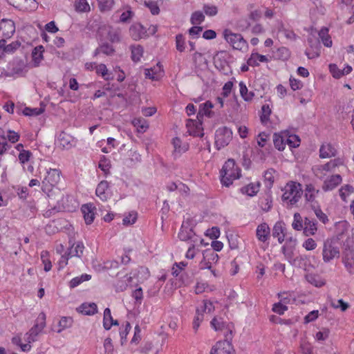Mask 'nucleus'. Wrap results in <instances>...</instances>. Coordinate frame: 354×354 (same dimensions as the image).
Listing matches in <instances>:
<instances>
[{
    "mask_svg": "<svg viewBox=\"0 0 354 354\" xmlns=\"http://www.w3.org/2000/svg\"><path fill=\"white\" fill-rule=\"evenodd\" d=\"M241 169L236 165L233 159H228L223 165L221 171V183L229 187L233 181L241 177Z\"/></svg>",
    "mask_w": 354,
    "mask_h": 354,
    "instance_id": "obj_1",
    "label": "nucleus"
},
{
    "mask_svg": "<svg viewBox=\"0 0 354 354\" xmlns=\"http://www.w3.org/2000/svg\"><path fill=\"white\" fill-rule=\"evenodd\" d=\"M223 36L234 49L242 50L248 46L247 41L241 34L234 33L230 30L225 29L223 31Z\"/></svg>",
    "mask_w": 354,
    "mask_h": 354,
    "instance_id": "obj_7",
    "label": "nucleus"
},
{
    "mask_svg": "<svg viewBox=\"0 0 354 354\" xmlns=\"http://www.w3.org/2000/svg\"><path fill=\"white\" fill-rule=\"evenodd\" d=\"M110 322H113V317L111 316V310L109 308H106L104 311L103 317V326L105 330H108L110 329Z\"/></svg>",
    "mask_w": 354,
    "mask_h": 354,
    "instance_id": "obj_47",
    "label": "nucleus"
},
{
    "mask_svg": "<svg viewBox=\"0 0 354 354\" xmlns=\"http://www.w3.org/2000/svg\"><path fill=\"white\" fill-rule=\"evenodd\" d=\"M91 279V276L88 274H83L80 277H76L72 279L69 282V287L71 288H74L78 286L84 281H88Z\"/></svg>",
    "mask_w": 354,
    "mask_h": 354,
    "instance_id": "obj_40",
    "label": "nucleus"
},
{
    "mask_svg": "<svg viewBox=\"0 0 354 354\" xmlns=\"http://www.w3.org/2000/svg\"><path fill=\"white\" fill-rule=\"evenodd\" d=\"M315 176L319 179H323L328 171H333V169L329 162L324 165H315L312 169Z\"/></svg>",
    "mask_w": 354,
    "mask_h": 354,
    "instance_id": "obj_22",
    "label": "nucleus"
},
{
    "mask_svg": "<svg viewBox=\"0 0 354 354\" xmlns=\"http://www.w3.org/2000/svg\"><path fill=\"white\" fill-rule=\"evenodd\" d=\"M178 238L183 241H191L193 243L197 241V237L192 228L187 222H183L178 233Z\"/></svg>",
    "mask_w": 354,
    "mask_h": 354,
    "instance_id": "obj_11",
    "label": "nucleus"
},
{
    "mask_svg": "<svg viewBox=\"0 0 354 354\" xmlns=\"http://www.w3.org/2000/svg\"><path fill=\"white\" fill-rule=\"evenodd\" d=\"M163 70L161 65L157 64L156 66L151 68H146L145 70V75L147 78L152 80H158L162 75Z\"/></svg>",
    "mask_w": 354,
    "mask_h": 354,
    "instance_id": "obj_23",
    "label": "nucleus"
},
{
    "mask_svg": "<svg viewBox=\"0 0 354 354\" xmlns=\"http://www.w3.org/2000/svg\"><path fill=\"white\" fill-rule=\"evenodd\" d=\"M12 342L14 344H16L17 346H19L21 351L24 352H28L31 348V345L27 342L26 344H22L21 338L19 337H14L12 339Z\"/></svg>",
    "mask_w": 354,
    "mask_h": 354,
    "instance_id": "obj_53",
    "label": "nucleus"
},
{
    "mask_svg": "<svg viewBox=\"0 0 354 354\" xmlns=\"http://www.w3.org/2000/svg\"><path fill=\"white\" fill-rule=\"evenodd\" d=\"M44 52V48L43 46H36L32 51V66L34 67H38L41 61L44 59L43 53Z\"/></svg>",
    "mask_w": 354,
    "mask_h": 354,
    "instance_id": "obj_27",
    "label": "nucleus"
},
{
    "mask_svg": "<svg viewBox=\"0 0 354 354\" xmlns=\"http://www.w3.org/2000/svg\"><path fill=\"white\" fill-rule=\"evenodd\" d=\"M46 326V315L44 313H39L35 324L25 334V341L30 344L37 340V336L40 334Z\"/></svg>",
    "mask_w": 354,
    "mask_h": 354,
    "instance_id": "obj_5",
    "label": "nucleus"
},
{
    "mask_svg": "<svg viewBox=\"0 0 354 354\" xmlns=\"http://www.w3.org/2000/svg\"><path fill=\"white\" fill-rule=\"evenodd\" d=\"M69 245L70 246L66 252L68 255H69L71 258L73 257L81 258L85 248L83 243L80 241L72 243V241L70 240Z\"/></svg>",
    "mask_w": 354,
    "mask_h": 354,
    "instance_id": "obj_17",
    "label": "nucleus"
},
{
    "mask_svg": "<svg viewBox=\"0 0 354 354\" xmlns=\"http://www.w3.org/2000/svg\"><path fill=\"white\" fill-rule=\"evenodd\" d=\"M15 32V22L8 19H2L0 21V37L2 38H10Z\"/></svg>",
    "mask_w": 354,
    "mask_h": 354,
    "instance_id": "obj_10",
    "label": "nucleus"
},
{
    "mask_svg": "<svg viewBox=\"0 0 354 354\" xmlns=\"http://www.w3.org/2000/svg\"><path fill=\"white\" fill-rule=\"evenodd\" d=\"M337 154V149L335 146L330 142L323 143L319 148V158H329L335 157Z\"/></svg>",
    "mask_w": 354,
    "mask_h": 354,
    "instance_id": "obj_19",
    "label": "nucleus"
},
{
    "mask_svg": "<svg viewBox=\"0 0 354 354\" xmlns=\"http://www.w3.org/2000/svg\"><path fill=\"white\" fill-rule=\"evenodd\" d=\"M282 200L288 205H296L301 198L304 193L302 186L297 182H290L286 184L283 189Z\"/></svg>",
    "mask_w": 354,
    "mask_h": 354,
    "instance_id": "obj_2",
    "label": "nucleus"
},
{
    "mask_svg": "<svg viewBox=\"0 0 354 354\" xmlns=\"http://www.w3.org/2000/svg\"><path fill=\"white\" fill-rule=\"evenodd\" d=\"M100 50H101L102 53L108 56L113 55L115 52V49L113 46L108 43H104L100 45Z\"/></svg>",
    "mask_w": 354,
    "mask_h": 354,
    "instance_id": "obj_58",
    "label": "nucleus"
},
{
    "mask_svg": "<svg viewBox=\"0 0 354 354\" xmlns=\"http://www.w3.org/2000/svg\"><path fill=\"white\" fill-rule=\"evenodd\" d=\"M31 156L32 153L28 150L21 151L18 156L20 163L24 165L28 162Z\"/></svg>",
    "mask_w": 354,
    "mask_h": 354,
    "instance_id": "obj_64",
    "label": "nucleus"
},
{
    "mask_svg": "<svg viewBox=\"0 0 354 354\" xmlns=\"http://www.w3.org/2000/svg\"><path fill=\"white\" fill-rule=\"evenodd\" d=\"M240 94L245 101L250 102L254 97L252 91H248L245 84L243 82H239Z\"/></svg>",
    "mask_w": 354,
    "mask_h": 354,
    "instance_id": "obj_37",
    "label": "nucleus"
},
{
    "mask_svg": "<svg viewBox=\"0 0 354 354\" xmlns=\"http://www.w3.org/2000/svg\"><path fill=\"white\" fill-rule=\"evenodd\" d=\"M257 239L262 242H266L270 236V229L266 223L259 224L256 230Z\"/></svg>",
    "mask_w": 354,
    "mask_h": 354,
    "instance_id": "obj_18",
    "label": "nucleus"
},
{
    "mask_svg": "<svg viewBox=\"0 0 354 354\" xmlns=\"http://www.w3.org/2000/svg\"><path fill=\"white\" fill-rule=\"evenodd\" d=\"M213 106L214 105L210 101H207L206 102L201 104L199 106V111L197 115L198 120H199V119L204 115L208 118H211L214 114L211 111Z\"/></svg>",
    "mask_w": 354,
    "mask_h": 354,
    "instance_id": "obj_30",
    "label": "nucleus"
},
{
    "mask_svg": "<svg viewBox=\"0 0 354 354\" xmlns=\"http://www.w3.org/2000/svg\"><path fill=\"white\" fill-rule=\"evenodd\" d=\"M109 183L106 180H102L97 186L95 194L102 201H106L109 197L107 192Z\"/></svg>",
    "mask_w": 354,
    "mask_h": 354,
    "instance_id": "obj_26",
    "label": "nucleus"
},
{
    "mask_svg": "<svg viewBox=\"0 0 354 354\" xmlns=\"http://www.w3.org/2000/svg\"><path fill=\"white\" fill-rule=\"evenodd\" d=\"M159 0H143L146 7H147L152 15H158L160 12V8L158 4Z\"/></svg>",
    "mask_w": 354,
    "mask_h": 354,
    "instance_id": "obj_41",
    "label": "nucleus"
},
{
    "mask_svg": "<svg viewBox=\"0 0 354 354\" xmlns=\"http://www.w3.org/2000/svg\"><path fill=\"white\" fill-rule=\"evenodd\" d=\"M250 26V23L247 18H241L236 22V27L240 31H245Z\"/></svg>",
    "mask_w": 354,
    "mask_h": 354,
    "instance_id": "obj_49",
    "label": "nucleus"
},
{
    "mask_svg": "<svg viewBox=\"0 0 354 354\" xmlns=\"http://www.w3.org/2000/svg\"><path fill=\"white\" fill-rule=\"evenodd\" d=\"M203 257L211 263H216L219 259L218 255L212 250H206L203 253Z\"/></svg>",
    "mask_w": 354,
    "mask_h": 354,
    "instance_id": "obj_50",
    "label": "nucleus"
},
{
    "mask_svg": "<svg viewBox=\"0 0 354 354\" xmlns=\"http://www.w3.org/2000/svg\"><path fill=\"white\" fill-rule=\"evenodd\" d=\"M241 190L243 193H245L250 196H253L259 192V185L250 183L247 186L243 187Z\"/></svg>",
    "mask_w": 354,
    "mask_h": 354,
    "instance_id": "obj_45",
    "label": "nucleus"
},
{
    "mask_svg": "<svg viewBox=\"0 0 354 354\" xmlns=\"http://www.w3.org/2000/svg\"><path fill=\"white\" fill-rule=\"evenodd\" d=\"M286 140L290 147H297L300 144V138L297 135H290L288 137L286 136Z\"/></svg>",
    "mask_w": 354,
    "mask_h": 354,
    "instance_id": "obj_56",
    "label": "nucleus"
},
{
    "mask_svg": "<svg viewBox=\"0 0 354 354\" xmlns=\"http://www.w3.org/2000/svg\"><path fill=\"white\" fill-rule=\"evenodd\" d=\"M86 225L91 224L95 217V207L92 204H84L81 208Z\"/></svg>",
    "mask_w": 354,
    "mask_h": 354,
    "instance_id": "obj_20",
    "label": "nucleus"
},
{
    "mask_svg": "<svg viewBox=\"0 0 354 354\" xmlns=\"http://www.w3.org/2000/svg\"><path fill=\"white\" fill-rule=\"evenodd\" d=\"M278 297L280 299V301L286 305L295 301V298L290 292H280L278 294Z\"/></svg>",
    "mask_w": 354,
    "mask_h": 354,
    "instance_id": "obj_52",
    "label": "nucleus"
},
{
    "mask_svg": "<svg viewBox=\"0 0 354 354\" xmlns=\"http://www.w3.org/2000/svg\"><path fill=\"white\" fill-rule=\"evenodd\" d=\"M285 230L284 223L281 221L277 222L273 227L272 235L277 238L279 243H282L284 241Z\"/></svg>",
    "mask_w": 354,
    "mask_h": 354,
    "instance_id": "obj_25",
    "label": "nucleus"
},
{
    "mask_svg": "<svg viewBox=\"0 0 354 354\" xmlns=\"http://www.w3.org/2000/svg\"><path fill=\"white\" fill-rule=\"evenodd\" d=\"M304 225V223H303L301 214L298 212L295 213L293 216V222L292 223V228L297 231H301L303 230Z\"/></svg>",
    "mask_w": 354,
    "mask_h": 354,
    "instance_id": "obj_44",
    "label": "nucleus"
},
{
    "mask_svg": "<svg viewBox=\"0 0 354 354\" xmlns=\"http://www.w3.org/2000/svg\"><path fill=\"white\" fill-rule=\"evenodd\" d=\"M261 115L260 116L262 123H266L269 120V117L271 113V109L269 105L264 104L261 107Z\"/></svg>",
    "mask_w": 354,
    "mask_h": 354,
    "instance_id": "obj_54",
    "label": "nucleus"
},
{
    "mask_svg": "<svg viewBox=\"0 0 354 354\" xmlns=\"http://www.w3.org/2000/svg\"><path fill=\"white\" fill-rule=\"evenodd\" d=\"M314 212L317 218L324 224H326L328 222V216L322 212L319 207L315 208Z\"/></svg>",
    "mask_w": 354,
    "mask_h": 354,
    "instance_id": "obj_61",
    "label": "nucleus"
},
{
    "mask_svg": "<svg viewBox=\"0 0 354 354\" xmlns=\"http://www.w3.org/2000/svg\"><path fill=\"white\" fill-rule=\"evenodd\" d=\"M133 124L139 131H145L149 127L147 122L145 120L135 119L133 121Z\"/></svg>",
    "mask_w": 354,
    "mask_h": 354,
    "instance_id": "obj_63",
    "label": "nucleus"
},
{
    "mask_svg": "<svg viewBox=\"0 0 354 354\" xmlns=\"http://www.w3.org/2000/svg\"><path fill=\"white\" fill-rule=\"evenodd\" d=\"M319 190L316 189L315 186L312 184L306 185L304 189V197L307 202H315L317 195L319 194Z\"/></svg>",
    "mask_w": 354,
    "mask_h": 354,
    "instance_id": "obj_31",
    "label": "nucleus"
},
{
    "mask_svg": "<svg viewBox=\"0 0 354 354\" xmlns=\"http://www.w3.org/2000/svg\"><path fill=\"white\" fill-rule=\"evenodd\" d=\"M21 46V43L18 41H15L9 44H6L4 39L0 40V57L5 55V54H11L16 51Z\"/></svg>",
    "mask_w": 354,
    "mask_h": 354,
    "instance_id": "obj_16",
    "label": "nucleus"
},
{
    "mask_svg": "<svg viewBox=\"0 0 354 354\" xmlns=\"http://www.w3.org/2000/svg\"><path fill=\"white\" fill-rule=\"evenodd\" d=\"M286 135L282 136L279 134L274 133L273 136V142L274 147L279 151H283L285 149L286 142Z\"/></svg>",
    "mask_w": 354,
    "mask_h": 354,
    "instance_id": "obj_38",
    "label": "nucleus"
},
{
    "mask_svg": "<svg viewBox=\"0 0 354 354\" xmlns=\"http://www.w3.org/2000/svg\"><path fill=\"white\" fill-rule=\"evenodd\" d=\"M13 6L20 10H34L37 8L35 0H12Z\"/></svg>",
    "mask_w": 354,
    "mask_h": 354,
    "instance_id": "obj_28",
    "label": "nucleus"
},
{
    "mask_svg": "<svg viewBox=\"0 0 354 354\" xmlns=\"http://www.w3.org/2000/svg\"><path fill=\"white\" fill-rule=\"evenodd\" d=\"M77 310L86 315H93L97 313V307L95 303H84L79 306Z\"/></svg>",
    "mask_w": 354,
    "mask_h": 354,
    "instance_id": "obj_32",
    "label": "nucleus"
},
{
    "mask_svg": "<svg viewBox=\"0 0 354 354\" xmlns=\"http://www.w3.org/2000/svg\"><path fill=\"white\" fill-rule=\"evenodd\" d=\"M330 305L335 309H340L342 312L346 311L349 308V304L343 301V299H330Z\"/></svg>",
    "mask_w": 354,
    "mask_h": 354,
    "instance_id": "obj_39",
    "label": "nucleus"
},
{
    "mask_svg": "<svg viewBox=\"0 0 354 354\" xmlns=\"http://www.w3.org/2000/svg\"><path fill=\"white\" fill-rule=\"evenodd\" d=\"M203 320V314L200 313L199 309L196 310V315L193 321V329L195 332L198 330L201 323Z\"/></svg>",
    "mask_w": 354,
    "mask_h": 354,
    "instance_id": "obj_55",
    "label": "nucleus"
},
{
    "mask_svg": "<svg viewBox=\"0 0 354 354\" xmlns=\"http://www.w3.org/2000/svg\"><path fill=\"white\" fill-rule=\"evenodd\" d=\"M186 127L190 135L197 137L203 136V129L202 127V122L200 120H198V121H194L189 119L187 122Z\"/></svg>",
    "mask_w": 354,
    "mask_h": 354,
    "instance_id": "obj_15",
    "label": "nucleus"
},
{
    "mask_svg": "<svg viewBox=\"0 0 354 354\" xmlns=\"http://www.w3.org/2000/svg\"><path fill=\"white\" fill-rule=\"evenodd\" d=\"M340 256L339 243L337 238L326 239L323 243L322 259L324 263H330Z\"/></svg>",
    "mask_w": 354,
    "mask_h": 354,
    "instance_id": "obj_3",
    "label": "nucleus"
},
{
    "mask_svg": "<svg viewBox=\"0 0 354 354\" xmlns=\"http://www.w3.org/2000/svg\"><path fill=\"white\" fill-rule=\"evenodd\" d=\"M137 220V213L136 212H131L122 220L124 225L133 224Z\"/></svg>",
    "mask_w": 354,
    "mask_h": 354,
    "instance_id": "obj_59",
    "label": "nucleus"
},
{
    "mask_svg": "<svg viewBox=\"0 0 354 354\" xmlns=\"http://www.w3.org/2000/svg\"><path fill=\"white\" fill-rule=\"evenodd\" d=\"M342 263L350 274H354V250L348 249L343 252Z\"/></svg>",
    "mask_w": 354,
    "mask_h": 354,
    "instance_id": "obj_14",
    "label": "nucleus"
},
{
    "mask_svg": "<svg viewBox=\"0 0 354 354\" xmlns=\"http://www.w3.org/2000/svg\"><path fill=\"white\" fill-rule=\"evenodd\" d=\"M72 324H73V319L71 317H62L58 322L59 328L57 330V332L61 333L64 329L71 327L72 326Z\"/></svg>",
    "mask_w": 354,
    "mask_h": 354,
    "instance_id": "obj_42",
    "label": "nucleus"
},
{
    "mask_svg": "<svg viewBox=\"0 0 354 354\" xmlns=\"http://www.w3.org/2000/svg\"><path fill=\"white\" fill-rule=\"evenodd\" d=\"M95 71L97 74L100 75L105 80L113 79L110 74H109L108 69L104 64H96Z\"/></svg>",
    "mask_w": 354,
    "mask_h": 354,
    "instance_id": "obj_43",
    "label": "nucleus"
},
{
    "mask_svg": "<svg viewBox=\"0 0 354 354\" xmlns=\"http://www.w3.org/2000/svg\"><path fill=\"white\" fill-rule=\"evenodd\" d=\"M306 278L308 282L315 286V287H322L324 285V282L317 276L314 274H308L306 275Z\"/></svg>",
    "mask_w": 354,
    "mask_h": 354,
    "instance_id": "obj_51",
    "label": "nucleus"
},
{
    "mask_svg": "<svg viewBox=\"0 0 354 354\" xmlns=\"http://www.w3.org/2000/svg\"><path fill=\"white\" fill-rule=\"evenodd\" d=\"M212 328L216 331H223L225 338L232 339L233 337L234 324L225 322L222 317H214L210 322Z\"/></svg>",
    "mask_w": 354,
    "mask_h": 354,
    "instance_id": "obj_6",
    "label": "nucleus"
},
{
    "mask_svg": "<svg viewBox=\"0 0 354 354\" xmlns=\"http://www.w3.org/2000/svg\"><path fill=\"white\" fill-rule=\"evenodd\" d=\"M317 222L308 217L305 218L303 233L306 236L315 235L317 231Z\"/></svg>",
    "mask_w": 354,
    "mask_h": 354,
    "instance_id": "obj_21",
    "label": "nucleus"
},
{
    "mask_svg": "<svg viewBox=\"0 0 354 354\" xmlns=\"http://www.w3.org/2000/svg\"><path fill=\"white\" fill-rule=\"evenodd\" d=\"M232 139V131L227 127L218 128L215 133V144L218 149L227 146Z\"/></svg>",
    "mask_w": 354,
    "mask_h": 354,
    "instance_id": "obj_8",
    "label": "nucleus"
},
{
    "mask_svg": "<svg viewBox=\"0 0 354 354\" xmlns=\"http://www.w3.org/2000/svg\"><path fill=\"white\" fill-rule=\"evenodd\" d=\"M287 310L286 305L281 301L274 304L272 306V310L279 315H283Z\"/></svg>",
    "mask_w": 354,
    "mask_h": 354,
    "instance_id": "obj_62",
    "label": "nucleus"
},
{
    "mask_svg": "<svg viewBox=\"0 0 354 354\" xmlns=\"http://www.w3.org/2000/svg\"><path fill=\"white\" fill-rule=\"evenodd\" d=\"M353 190H354V188L353 187V186H351L350 185H346L342 187L339 190V196H340L341 198L345 201L346 196H347V194L346 193H348V194L352 193V192H353Z\"/></svg>",
    "mask_w": 354,
    "mask_h": 354,
    "instance_id": "obj_57",
    "label": "nucleus"
},
{
    "mask_svg": "<svg viewBox=\"0 0 354 354\" xmlns=\"http://www.w3.org/2000/svg\"><path fill=\"white\" fill-rule=\"evenodd\" d=\"M232 339L225 338L224 341H218L211 349L210 354H232L234 351Z\"/></svg>",
    "mask_w": 354,
    "mask_h": 354,
    "instance_id": "obj_9",
    "label": "nucleus"
},
{
    "mask_svg": "<svg viewBox=\"0 0 354 354\" xmlns=\"http://www.w3.org/2000/svg\"><path fill=\"white\" fill-rule=\"evenodd\" d=\"M131 51V59L134 62H138L140 60L144 53V49L140 45H132L130 47Z\"/></svg>",
    "mask_w": 354,
    "mask_h": 354,
    "instance_id": "obj_35",
    "label": "nucleus"
},
{
    "mask_svg": "<svg viewBox=\"0 0 354 354\" xmlns=\"http://www.w3.org/2000/svg\"><path fill=\"white\" fill-rule=\"evenodd\" d=\"M330 71L332 73L333 76L335 78H340L342 76L348 75L352 71V67L349 65H346L342 70V72L337 73L336 69H337V66L336 64H330L329 65Z\"/></svg>",
    "mask_w": 354,
    "mask_h": 354,
    "instance_id": "obj_34",
    "label": "nucleus"
},
{
    "mask_svg": "<svg viewBox=\"0 0 354 354\" xmlns=\"http://www.w3.org/2000/svg\"><path fill=\"white\" fill-rule=\"evenodd\" d=\"M342 182V178L339 174H335L326 178L322 186L324 192H330L335 189Z\"/></svg>",
    "mask_w": 354,
    "mask_h": 354,
    "instance_id": "obj_13",
    "label": "nucleus"
},
{
    "mask_svg": "<svg viewBox=\"0 0 354 354\" xmlns=\"http://www.w3.org/2000/svg\"><path fill=\"white\" fill-rule=\"evenodd\" d=\"M205 20V15L201 11L194 12L191 17V23L194 25H199Z\"/></svg>",
    "mask_w": 354,
    "mask_h": 354,
    "instance_id": "obj_48",
    "label": "nucleus"
},
{
    "mask_svg": "<svg viewBox=\"0 0 354 354\" xmlns=\"http://www.w3.org/2000/svg\"><path fill=\"white\" fill-rule=\"evenodd\" d=\"M76 144L75 139L68 133L62 131L57 138V145L62 149H69Z\"/></svg>",
    "mask_w": 354,
    "mask_h": 354,
    "instance_id": "obj_12",
    "label": "nucleus"
},
{
    "mask_svg": "<svg viewBox=\"0 0 354 354\" xmlns=\"http://www.w3.org/2000/svg\"><path fill=\"white\" fill-rule=\"evenodd\" d=\"M319 37L323 44L326 47H331L333 41L330 36L328 35V29L322 28L319 32Z\"/></svg>",
    "mask_w": 354,
    "mask_h": 354,
    "instance_id": "obj_36",
    "label": "nucleus"
},
{
    "mask_svg": "<svg viewBox=\"0 0 354 354\" xmlns=\"http://www.w3.org/2000/svg\"><path fill=\"white\" fill-rule=\"evenodd\" d=\"M330 335V330L326 328H322V330L317 332L315 338L317 341H324L327 339Z\"/></svg>",
    "mask_w": 354,
    "mask_h": 354,
    "instance_id": "obj_60",
    "label": "nucleus"
},
{
    "mask_svg": "<svg viewBox=\"0 0 354 354\" xmlns=\"http://www.w3.org/2000/svg\"><path fill=\"white\" fill-rule=\"evenodd\" d=\"M268 58L266 55H260L257 53H252L247 61V64L250 66H257L259 62H268Z\"/></svg>",
    "mask_w": 354,
    "mask_h": 354,
    "instance_id": "obj_33",
    "label": "nucleus"
},
{
    "mask_svg": "<svg viewBox=\"0 0 354 354\" xmlns=\"http://www.w3.org/2000/svg\"><path fill=\"white\" fill-rule=\"evenodd\" d=\"M121 32L119 29H111L108 32V39L112 43H118L120 41Z\"/></svg>",
    "mask_w": 354,
    "mask_h": 354,
    "instance_id": "obj_46",
    "label": "nucleus"
},
{
    "mask_svg": "<svg viewBox=\"0 0 354 354\" xmlns=\"http://www.w3.org/2000/svg\"><path fill=\"white\" fill-rule=\"evenodd\" d=\"M172 145L174 148V156H179L183 153L186 152L189 149V145L187 142H183L181 140L176 137L172 140Z\"/></svg>",
    "mask_w": 354,
    "mask_h": 354,
    "instance_id": "obj_24",
    "label": "nucleus"
},
{
    "mask_svg": "<svg viewBox=\"0 0 354 354\" xmlns=\"http://www.w3.org/2000/svg\"><path fill=\"white\" fill-rule=\"evenodd\" d=\"M129 32L132 39L136 41L140 39L146 34V30L141 24L131 26Z\"/></svg>",
    "mask_w": 354,
    "mask_h": 354,
    "instance_id": "obj_29",
    "label": "nucleus"
},
{
    "mask_svg": "<svg viewBox=\"0 0 354 354\" xmlns=\"http://www.w3.org/2000/svg\"><path fill=\"white\" fill-rule=\"evenodd\" d=\"M61 171L57 169H46V174L42 180V191L48 194L52 189L56 186L60 180Z\"/></svg>",
    "mask_w": 354,
    "mask_h": 354,
    "instance_id": "obj_4",
    "label": "nucleus"
}]
</instances>
